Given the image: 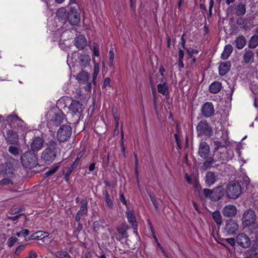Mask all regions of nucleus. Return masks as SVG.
<instances>
[{
    "label": "nucleus",
    "instance_id": "1",
    "mask_svg": "<svg viewBox=\"0 0 258 258\" xmlns=\"http://www.w3.org/2000/svg\"><path fill=\"white\" fill-rule=\"evenodd\" d=\"M7 121L17 131L13 130H9L7 131L6 140L8 144L18 145L19 144V137L18 133L21 134V136L25 137L28 131L26 123L20 118L18 115L11 114L7 116Z\"/></svg>",
    "mask_w": 258,
    "mask_h": 258
},
{
    "label": "nucleus",
    "instance_id": "2",
    "mask_svg": "<svg viewBox=\"0 0 258 258\" xmlns=\"http://www.w3.org/2000/svg\"><path fill=\"white\" fill-rule=\"evenodd\" d=\"M47 148L41 154V159L47 164H51L55 159L58 150L57 143L53 140L46 143Z\"/></svg>",
    "mask_w": 258,
    "mask_h": 258
},
{
    "label": "nucleus",
    "instance_id": "3",
    "mask_svg": "<svg viewBox=\"0 0 258 258\" xmlns=\"http://www.w3.org/2000/svg\"><path fill=\"white\" fill-rule=\"evenodd\" d=\"M241 186L237 181H230L225 188L226 196L229 199H236L241 195Z\"/></svg>",
    "mask_w": 258,
    "mask_h": 258
},
{
    "label": "nucleus",
    "instance_id": "4",
    "mask_svg": "<svg viewBox=\"0 0 258 258\" xmlns=\"http://www.w3.org/2000/svg\"><path fill=\"white\" fill-rule=\"evenodd\" d=\"M36 155L31 151L25 152L21 157V163L26 168H33L37 164Z\"/></svg>",
    "mask_w": 258,
    "mask_h": 258
},
{
    "label": "nucleus",
    "instance_id": "5",
    "mask_svg": "<svg viewBox=\"0 0 258 258\" xmlns=\"http://www.w3.org/2000/svg\"><path fill=\"white\" fill-rule=\"evenodd\" d=\"M72 133V127L70 125H62L57 131L56 135L57 139L60 142H66L70 138Z\"/></svg>",
    "mask_w": 258,
    "mask_h": 258
},
{
    "label": "nucleus",
    "instance_id": "6",
    "mask_svg": "<svg viewBox=\"0 0 258 258\" xmlns=\"http://www.w3.org/2000/svg\"><path fill=\"white\" fill-rule=\"evenodd\" d=\"M233 156V152L229 147L221 149L220 150L218 151L214 154V157H215L216 160L222 161H228Z\"/></svg>",
    "mask_w": 258,
    "mask_h": 258
},
{
    "label": "nucleus",
    "instance_id": "7",
    "mask_svg": "<svg viewBox=\"0 0 258 258\" xmlns=\"http://www.w3.org/2000/svg\"><path fill=\"white\" fill-rule=\"evenodd\" d=\"M196 129L198 136L204 135L210 137L213 134V131L206 120L200 121L198 123Z\"/></svg>",
    "mask_w": 258,
    "mask_h": 258
},
{
    "label": "nucleus",
    "instance_id": "8",
    "mask_svg": "<svg viewBox=\"0 0 258 258\" xmlns=\"http://www.w3.org/2000/svg\"><path fill=\"white\" fill-rule=\"evenodd\" d=\"M256 220V215L252 210L245 211L243 215L242 222L244 226H249L254 224Z\"/></svg>",
    "mask_w": 258,
    "mask_h": 258
},
{
    "label": "nucleus",
    "instance_id": "9",
    "mask_svg": "<svg viewBox=\"0 0 258 258\" xmlns=\"http://www.w3.org/2000/svg\"><path fill=\"white\" fill-rule=\"evenodd\" d=\"M67 21L73 26L77 25L80 22V15L74 8L71 7L68 13Z\"/></svg>",
    "mask_w": 258,
    "mask_h": 258
},
{
    "label": "nucleus",
    "instance_id": "10",
    "mask_svg": "<svg viewBox=\"0 0 258 258\" xmlns=\"http://www.w3.org/2000/svg\"><path fill=\"white\" fill-rule=\"evenodd\" d=\"M237 243L243 248L249 247L251 245L250 238L244 233L238 234L236 237Z\"/></svg>",
    "mask_w": 258,
    "mask_h": 258
},
{
    "label": "nucleus",
    "instance_id": "11",
    "mask_svg": "<svg viewBox=\"0 0 258 258\" xmlns=\"http://www.w3.org/2000/svg\"><path fill=\"white\" fill-rule=\"evenodd\" d=\"M239 225L236 221L230 219L226 222L225 227V231L228 235L234 234L238 231Z\"/></svg>",
    "mask_w": 258,
    "mask_h": 258
},
{
    "label": "nucleus",
    "instance_id": "12",
    "mask_svg": "<svg viewBox=\"0 0 258 258\" xmlns=\"http://www.w3.org/2000/svg\"><path fill=\"white\" fill-rule=\"evenodd\" d=\"M66 120L65 114L61 111L55 113L52 118L50 120V123L54 126H58Z\"/></svg>",
    "mask_w": 258,
    "mask_h": 258
},
{
    "label": "nucleus",
    "instance_id": "13",
    "mask_svg": "<svg viewBox=\"0 0 258 258\" xmlns=\"http://www.w3.org/2000/svg\"><path fill=\"white\" fill-rule=\"evenodd\" d=\"M44 140L39 137H35L32 140L30 144L31 149L33 152H37L39 151L43 147Z\"/></svg>",
    "mask_w": 258,
    "mask_h": 258
},
{
    "label": "nucleus",
    "instance_id": "14",
    "mask_svg": "<svg viewBox=\"0 0 258 258\" xmlns=\"http://www.w3.org/2000/svg\"><path fill=\"white\" fill-rule=\"evenodd\" d=\"M202 114L206 117L212 116L214 113V109L211 102H206L203 104L202 109Z\"/></svg>",
    "mask_w": 258,
    "mask_h": 258
},
{
    "label": "nucleus",
    "instance_id": "15",
    "mask_svg": "<svg viewBox=\"0 0 258 258\" xmlns=\"http://www.w3.org/2000/svg\"><path fill=\"white\" fill-rule=\"evenodd\" d=\"M210 153V147L205 142H201L199 145L198 154L199 156L204 159L208 158Z\"/></svg>",
    "mask_w": 258,
    "mask_h": 258
},
{
    "label": "nucleus",
    "instance_id": "16",
    "mask_svg": "<svg viewBox=\"0 0 258 258\" xmlns=\"http://www.w3.org/2000/svg\"><path fill=\"white\" fill-rule=\"evenodd\" d=\"M224 187L222 185L216 186L212 189V201H218L224 196Z\"/></svg>",
    "mask_w": 258,
    "mask_h": 258
},
{
    "label": "nucleus",
    "instance_id": "17",
    "mask_svg": "<svg viewBox=\"0 0 258 258\" xmlns=\"http://www.w3.org/2000/svg\"><path fill=\"white\" fill-rule=\"evenodd\" d=\"M222 213L223 216L226 217H234L237 213V209L234 205H228L223 208Z\"/></svg>",
    "mask_w": 258,
    "mask_h": 258
},
{
    "label": "nucleus",
    "instance_id": "18",
    "mask_svg": "<svg viewBox=\"0 0 258 258\" xmlns=\"http://www.w3.org/2000/svg\"><path fill=\"white\" fill-rule=\"evenodd\" d=\"M158 92L164 96L169 94L168 86L167 82V79H162L161 83L157 85Z\"/></svg>",
    "mask_w": 258,
    "mask_h": 258
},
{
    "label": "nucleus",
    "instance_id": "19",
    "mask_svg": "<svg viewBox=\"0 0 258 258\" xmlns=\"http://www.w3.org/2000/svg\"><path fill=\"white\" fill-rule=\"evenodd\" d=\"M69 109L74 114L81 113L83 111L82 104L79 101L73 100Z\"/></svg>",
    "mask_w": 258,
    "mask_h": 258
},
{
    "label": "nucleus",
    "instance_id": "20",
    "mask_svg": "<svg viewBox=\"0 0 258 258\" xmlns=\"http://www.w3.org/2000/svg\"><path fill=\"white\" fill-rule=\"evenodd\" d=\"M75 45L79 49H83L87 46L86 38L82 35L76 37L75 39Z\"/></svg>",
    "mask_w": 258,
    "mask_h": 258
},
{
    "label": "nucleus",
    "instance_id": "21",
    "mask_svg": "<svg viewBox=\"0 0 258 258\" xmlns=\"http://www.w3.org/2000/svg\"><path fill=\"white\" fill-rule=\"evenodd\" d=\"M68 12L65 7L59 8L56 13V16L58 17L59 21L63 23H65L67 21Z\"/></svg>",
    "mask_w": 258,
    "mask_h": 258
},
{
    "label": "nucleus",
    "instance_id": "22",
    "mask_svg": "<svg viewBox=\"0 0 258 258\" xmlns=\"http://www.w3.org/2000/svg\"><path fill=\"white\" fill-rule=\"evenodd\" d=\"M231 63L229 61H225L220 63L219 67V75L223 76L230 70Z\"/></svg>",
    "mask_w": 258,
    "mask_h": 258
},
{
    "label": "nucleus",
    "instance_id": "23",
    "mask_svg": "<svg viewBox=\"0 0 258 258\" xmlns=\"http://www.w3.org/2000/svg\"><path fill=\"white\" fill-rule=\"evenodd\" d=\"M130 228L129 226L125 222H123L120 226L117 228V230L119 234L121 236V238H127L128 235L127 234V230Z\"/></svg>",
    "mask_w": 258,
    "mask_h": 258
},
{
    "label": "nucleus",
    "instance_id": "24",
    "mask_svg": "<svg viewBox=\"0 0 258 258\" xmlns=\"http://www.w3.org/2000/svg\"><path fill=\"white\" fill-rule=\"evenodd\" d=\"M79 63L80 66L84 68H86L90 64V57L88 54L83 53L79 56Z\"/></svg>",
    "mask_w": 258,
    "mask_h": 258
},
{
    "label": "nucleus",
    "instance_id": "25",
    "mask_svg": "<svg viewBox=\"0 0 258 258\" xmlns=\"http://www.w3.org/2000/svg\"><path fill=\"white\" fill-rule=\"evenodd\" d=\"M216 179L217 177L213 172H208L205 177V182L210 187L215 183Z\"/></svg>",
    "mask_w": 258,
    "mask_h": 258
},
{
    "label": "nucleus",
    "instance_id": "26",
    "mask_svg": "<svg viewBox=\"0 0 258 258\" xmlns=\"http://www.w3.org/2000/svg\"><path fill=\"white\" fill-rule=\"evenodd\" d=\"M214 153L218 152V151L220 150L221 149L225 148L226 147H229V142L228 141H225L224 143H222L219 141H214Z\"/></svg>",
    "mask_w": 258,
    "mask_h": 258
},
{
    "label": "nucleus",
    "instance_id": "27",
    "mask_svg": "<svg viewBox=\"0 0 258 258\" xmlns=\"http://www.w3.org/2000/svg\"><path fill=\"white\" fill-rule=\"evenodd\" d=\"M90 78L89 74L84 71H82L77 75V79L80 83L88 82Z\"/></svg>",
    "mask_w": 258,
    "mask_h": 258
},
{
    "label": "nucleus",
    "instance_id": "28",
    "mask_svg": "<svg viewBox=\"0 0 258 258\" xmlns=\"http://www.w3.org/2000/svg\"><path fill=\"white\" fill-rule=\"evenodd\" d=\"M128 222L131 224L132 228L135 230L137 228V223L135 216L133 211H130L126 213Z\"/></svg>",
    "mask_w": 258,
    "mask_h": 258
},
{
    "label": "nucleus",
    "instance_id": "29",
    "mask_svg": "<svg viewBox=\"0 0 258 258\" xmlns=\"http://www.w3.org/2000/svg\"><path fill=\"white\" fill-rule=\"evenodd\" d=\"M233 47L231 44H227L224 48V50L221 54V58L223 59H227L230 56L233 51Z\"/></svg>",
    "mask_w": 258,
    "mask_h": 258
},
{
    "label": "nucleus",
    "instance_id": "30",
    "mask_svg": "<svg viewBox=\"0 0 258 258\" xmlns=\"http://www.w3.org/2000/svg\"><path fill=\"white\" fill-rule=\"evenodd\" d=\"M234 43L238 49H241L246 44L245 38L242 35L239 36L235 40Z\"/></svg>",
    "mask_w": 258,
    "mask_h": 258
},
{
    "label": "nucleus",
    "instance_id": "31",
    "mask_svg": "<svg viewBox=\"0 0 258 258\" xmlns=\"http://www.w3.org/2000/svg\"><path fill=\"white\" fill-rule=\"evenodd\" d=\"M222 88L220 82L215 81L209 86V91L211 93L216 94L220 92Z\"/></svg>",
    "mask_w": 258,
    "mask_h": 258
},
{
    "label": "nucleus",
    "instance_id": "32",
    "mask_svg": "<svg viewBox=\"0 0 258 258\" xmlns=\"http://www.w3.org/2000/svg\"><path fill=\"white\" fill-rule=\"evenodd\" d=\"M81 206L80 210L78 211L79 214L83 216L87 215L88 213V202L86 200H83L80 202Z\"/></svg>",
    "mask_w": 258,
    "mask_h": 258
},
{
    "label": "nucleus",
    "instance_id": "33",
    "mask_svg": "<svg viewBox=\"0 0 258 258\" xmlns=\"http://www.w3.org/2000/svg\"><path fill=\"white\" fill-rule=\"evenodd\" d=\"M254 53L251 50H247L243 56V60L245 63H251L253 61Z\"/></svg>",
    "mask_w": 258,
    "mask_h": 258
},
{
    "label": "nucleus",
    "instance_id": "34",
    "mask_svg": "<svg viewBox=\"0 0 258 258\" xmlns=\"http://www.w3.org/2000/svg\"><path fill=\"white\" fill-rule=\"evenodd\" d=\"M235 14L237 16H243L246 13L245 5L242 3L238 4L235 7Z\"/></svg>",
    "mask_w": 258,
    "mask_h": 258
},
{
    "label": "nucleus",
    "instance_id": "35",
    "mask_svg": "<svg viewBox=\"0 0 258 258\" xmlns=\"http://www.w3.org/2000/svg\"><path fill=\"white\" fill-rule=\"evenodd\" d=\"M103 194L105 196V200L108 207L110 209H113L114 207V204L113 201L110 197L108 192L106 190H104L103 191Z\"/></svg>",
    "mask_w": 258,
    "mask_h": 258
},
{
    "label": "nucleus",
    "instance_id": "36",
    "mask_svg": "<svg viewBox=\"0 0 258 258\" xmlns=\"http://www.w3.org/2000/svg\"><path fill=\"white\" fill-rule=\"evenodd\" d=\"M13 145H11L9 147L8 151L14 157H17L20 154L21 150L19 147Z\"/></svg>",
    "mask_w": 258,
    "mask_h": 258
},
{
    "label": "nucleus",
    "instance_id": "37",
    "mask_svg": "<svg viewBox=\"0 0 258 258\" xmlns=\"http://www.w3.org/2000/svg\"><path fill=\"white\" fill-rule=\"evenodd\" d=\"M212 218L218 225H221L222 222V216L219 211H215L212 213Z\"/></svg>",
    "mask_w": 258,
    "mask_h": 258
},
{
    "label": "nucleus",
    "instance_id": "38",
    "mask_svg": "<svg viewBox=\"0 0 258 258\" xmlns=\"http://www.w3.org/2000/svg\"><path fill=\"white\" fill-rule=\"evenodd\" d=\"M258 45V36L253 35L250 39L248 46L250 48H255Z\"/></svg>",
    "mask_w": 258,
    "mask_h": 258
},
{
    "label": "nucleus",
    "instance_id": "39",
    "mask_svg": "<svg viewBox=\"0 0 258 258\" xmlns=\"http://www.w3.org/2000/svg\"><path fill=\"white\" fill-rule=\"evenodd\" d=\"M35 235L36 240H42L43 238L47 237L49 236V233L43 231H38L35 232Z\"/></svg>",
    "mask_w": 258,
    "mask_h": 258
},
{
    "label": "nucleus",
    "instance_id": "40",
    "mask_svg": "<svg viewBox=\"0 0 258 258\" xmlns=\"http://www.w3.org/2000/svg\"><path fill=\"white\" fill-rule=\"evenodd\" d=\"M59 164V163H58L57 165H55L53 167V168H52L51 169L48 170L44 174V176L45 177H48V176L51 175L52 174H54V173H55L58 169Z\"/></svg>",
    "mask_w": 258,
    "mask_h": 258
},
{
    "label": "nucleus",
    "instance_id": "41",
    "mask_svg": "<svg viewBox=\"0 0 258 258\" xmlns=\"http://www.w3.org/2000/svg\"><path fill=\"white\" fill-rule=\"evenodd\" d=\"M215 161H217V160L215 159V157H214V158H209L208 160H206L204 162V165L207 168H210L212 166V165L213 164V163L215 162Z\"/></svg>",
    "mask_w": 258,
    "mask_h": 258
},
{
    "label": "nucleus",
    "instance_id": "42",
    "mask_svg": "<svg viewBox=\"0 0 258 258\" xmlns=\"http://www.w3.org/2000/svg\"><path fill=\"white\" fill-rule=\"evenodd\" d=\"M56 256L58 258H72L70 254L64 251H58L56 253Z\"/></svg>",
    "mask_w": 258,
    "mask_h": 258
},
{
    "label": "nucleus",
    "instance_id": "43",
    "mask_svg": "<svg viewBox=\"0 0 258 258\" xmlns=\"http://www.w3.org/2000/svg\"><path fill=\"white\" fill-rule=\"evenodd\" d=\"M203 191L204 197L206 199L209 198L212 201V189H210L208 188H204Z\"/></svg>",
    "mask_w": 258,
    "mask_h": 258
},
{
    "label": "nucleus",
    "instance_id": "44",
    "mask_svg": "<svg viewBox=\"0 0 258 258\" xmlns=\"http://www.w3.org/2000/svg\"><path fill=\"white\" fill-rule=\"evenodd\" d=\"M18 240V239L17 238L12 236L9 238L7 243L9 247H11L14 246Z\"/></svg>",
    "mask_w": 258,
    "mask_h": 258
},
{
    "label": "nucleus",
    "instance_id": "45",
    "mask_svg": "<svg viewBox=\"0 0 258 258\" xmlns=\"http://www.w3.org/2000/svg\"><path fill=\"white\" fill-rule=\"evenodd\" d=\"M0 184L2 185H13V181L10 178H5L1 180Z\"/></svg>",
    "mask_w": 258,
    "mask_h": 258
},
{
    "label": "nucleus",
    "instance_id": "46",
    "mask_svg": "<svg viewBox=\"0 0 258 258\" xmlns=\"http://www.w3.org/2000/svg\"><path fill=\"white\" fill-rule=\"evenodd\" d=\"M246 22V19H243L242 18H238L237 19L236 23L237 24L241 26V27L243 28V29H245L246 27L245 26V23Z\"/></svg>",
    "mask_w": 258,
    "mask_h": 258
},
{
    "label": "nucleus",
    "instance_id": "47",
    "mask_svg": "<svg viewBox=\"0 0 258 258\" xmlns=\"http://www.w3.org/2000/svg\"><path fill=\"white\" fill-rule=\"evenodd\" d=\"M76 167L73 164H72L71 166L68 169L65 176L68 177Z\"/></svg>",
    "mask_w": 258,
    "mask_h": 258
},
{
    "label": "nucleus",
    "instance_id": "48",
    "mask_svg": "<svg viewBox=\"0 0 258 258\" xmlns=\"http://www.w3.org/2000/svg\"><path fill=\"white\" fill-rule=\"evenodd\" d=\"M26 245H21L19 246L15 251V254L19 255L20 253L25 248Z\"/></svg>",
    "mask_w": 258,
    "mask_h": 258
},
{
    "label": "nucleus",
    "instance_id": "49",
    "mask_svg": "<svg viewBox=\"0 0 258 258\" xmlns=\"http://www.w3.org/2000/svg\"><path fill=\"white\" fill-rule=\"evenodd\" d=\"M109 65L110 66H112L113 65V61L114 58V52L112 50H110L109 52Z\"/></svg>",
    "mask_w": 258,
    "mask_h": 258
},
{
    "label": "nucleus",
    "instance_id": "50",
    "mask_svg": "<svg viewBox=\"0 0 258 258\" xmlns=\"http://www.w3.org/2000/svg\"><path fill=\"white\" fill-rule=\"evenodd\" d=\"M174 138L176 142V144L179 148H181V142L179 139V135L177 134L174 135Z\"/></svg>",
    "mask_w": 258,
    "mask_h": 258
},
{
    "label": "nucleus",
    "instance_id": "51",
    "mask_svg": "<svg viewBox=\"0 0 258 258\" xmlns=\"http://www.w3.org/2000/svg\"><path fill=\"white\" fill-rule=\"evenodd\" d=\"M198 52L199 51L197 49H191V50H187V53L188 54V56H192L193 54H198Z\"/></svg>",
    "mask_w": 258,
    "mask_h": 258
},
{
    "label": "nucleus",
    "instance_id": "52",
    "mask_svg": "<svg viewBox=\"0 0 258 258\" xmlns=\"http://www.w3.org/2000/svg\"><path fill=\"white\" fill-rule=\"evenodd\" d=\"M99 71H94V72H93V84L94 85H95V83H96V78H97V75L99 73Z\"/></svg>",
    "mask_w": 258,
    "mask_h": 258
},
{
    "label": "nucleus",
    "instance_id": "53",
    "mask_svg": "<svg viewBox=\"0 0 258 258\" xmlns=\"http://www.w3.org/2000/svg\"><path fill=\"white\" fill-rule=\"evenodd\" d=\"M226 241L232 246H234L235 244V240L233 238H227Z\"/></svg>",
    "mask_w": 258,
    "mask_h": 258
},
{
    "label": "nucleus",
    "instance_id": "54",
    "mask_svg": "<svg viewBox=\"0 0 258 258\" xmlns=\"http://www.w3.org/2000/svg\"><path fill=\"white\" fill-rule=\"evenodd\" d=\"M119 199L121 202L125 206L127 205V202L122 193H120Z\"/></svg>",
    "mask_w": 258,
    "mask_h": 258
},
{
    "label": "nucleus",
    "instance_id": "55",
    "mask_svg": "<svg viewBox=\"0 0 258 258\" xmlns=\"http://www.w3.org/2000/svg\"><path fill=\"white\" fill-rule=\"evenodd\" d=\"M103 86H110V79L109 78H106L104 81Z\"/></svg>",
    "mask_w": 258,
    "mask_h": 258
},
{
    "label": "nucleus",
    "instance_id": "56",
    "mask_svg": "<svg viewBox=\"0 0 258 258\" xmlns=\"http://www.w3.org/2000/svg\"><path fill=\"white\" fill-rule=\"evenodd\" d=\"M214 0H210V5H209V16H211L212 15V10L214 5Z\"/></svg>",
    "mask_w": 258,
    "mask_h": 258
},
{
    "label": "nucleus",
    "instance_id": "57",
    "mask_svg": "<svg viewBox=\"0 0 258 258\" xmlns=\"http://www.w3.org/2000/svg\"><path fill=\"white\" fill-rule=\"evenodd\" d=\"M93 51H94V54L96 56H98L99 55V51L97 47L96 46V45H93Z\"/></svg>",
    "mask_w": 258,
    "mask_h": 258
},
{
    "label": "nucleus",
    "instance_id": "58",
    "mask_svg": "<svg viewBox=\"0 0 258 258\" xmlns=\"http://www.w3.org/2000/svg\"><path fill=\"white\" fill-rule=\"evenodd\" d=\"M156 211H159L158 203H157L156 199H152L151 200Z\"/></svg>",
    "mask_w": 258,
    "mask_h": 258
},
{
    "label": "nucleus",
    "instance_id": "59",
    "mask_svg": "<svg viewBox=\"0 0 258 258\" xmlns=\"http://www.w3.org/2000/svg\"><path fill=\"white\" fill-rule=\"evenodd\" d=\"M37 254L34 251H31L29 253V256L26 258H36Z\"/></svg>",
    "mask_w": 258,
    "mask_h": 258
},
{
    "label": "nucleus",
    "instance_id": "60",
    "mask_svg": "<svg viewBox=\"0 0 258 258\" xmlns=\"http://www.w3.org/2000/svg\"><path fill=\"white\" fill-rule=\"evenodd\" d=\"M21 234L22 236L25 237L26 236L28 235L29 233V231L28 229H23L21 231Z\"/></svg>",
    "mask_w": 258,
    "mask_h": 258
},
{
    "label": "nucleus",
    "instance_id": "61",
    "mask_svg": "<svg viewBox=\"0 0 258 258\" xmlns=\"http://www.w3.org/2000/svg\"><path fill=\"white\" fill-rule=\"evenodd\" d=\"M165 71L164 68L161 66L159 68V73L160 74V75L163 77V79L166 78L165 76L164 75V72Z\"/></svg>",
    "mask_w": 258,
    "mask_h": 258
},
{
    "label": "nucleus",
    "instance_id": "62",
    "mask_svg": "<svg viewBox=\"0 0 258 258\" xmlns=\"http://www.w3.org/2000/svg\"><path fill=\"white\" fill-rule=\"evenodd\" d=\"M21 215L22 214H20L15 216L8 217V219L12 221H16L20 217Z\"/></svg>",
    "mask_w": 258,
    "mask_h": 258
},
{
    "label": "nucleus",
    "instance_id": "63",
    "mask_svg": "<svg viewBox=\"0 0 258 258\" xmlns=\"http://www.w3.org/2000/svg\"><path fill=\"white\" fill-rule=\"evenodd\" d=\"M188 61L189 64H192L195 62L196 59L195 57H193L192 56H189L188 58Z\"/></svg>",
    "mask_w": 258,
    "mask_h": 258
},
{
    "label": "nucleus",
    "instance_id": "64",
    "mask_svg": "<svg viewBox=\"0 0 258 258\" xmlns=\"http://www.w3.org/2000/svg\"><path fill=\"white\" fill-rule=\"evenodd\" d=\"M184 54V51L180 49L178 52V59H183Z\"/></svg>",
    "mask_w": 258,
    "mask_h": 258
}]
</instances>
